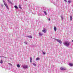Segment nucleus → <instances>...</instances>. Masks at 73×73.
<instances>
[{"mask_svg":"<svg viewBox=\"0 0 73 73\" xmlns=\"http://www.w3.org/2000/svg\"><path fill=\"white\" fill-rule=\"evenodd\" d=\"M64 44L66 46H68L69 45V42H65L64 43Z\"/></svg>","mask_w":73,"mask_h":73,"instance_id":"f257e3e1","label":"nucleus"},{"mask_svg":"<svg viewBox=\"0 0 73 73\" xmlns=\"http://www.w3.org/2000/svg\"><path fill=\"white\" fill-rule=\"evenodd\" d=\"M55 40H56L57 41L59 42L60 44H61V43H62V42L61 41V40H59V39H56Z\"/></svg>","mask_w":73,"mask_h":73,"instance_id":"f03ea898","label":"nucleus"},{"mask_svg":"<svg viewBox=\"0 0 73 73\" xmlns=\"http://www.w3.org/2000/svg\"><path fill=\"white\" fill-rule=\"evenodd\" d=\"M60 70H66V68H65L61 67L60 68Z\"/></svg>","mask_w":73,"mask_h":73,"instance_id":"7ed1b4c3","label":"nucleus"},{"mask_svg":"<svg viewBox=\"0 0 73 73\" xmlns=\"http://www.w3.org/2000/svg\"><path fill=\"white\" fill-rule=\"evenodd\" d=\"M42 32L44 33H46V29L45 28H44V30H42Z\"/></svg>","mask_w":73,"mask_h":73,"instance_id":"20e7f679","label":"nucleus"},{"mask_svg":"<svg viewBox=\"0 0 73 73\" xmlns=\"http://www.w3.org/2000/svg\"><path fill=\"white\" fill-rule=\"evenodd\" d=\"M4 4L5 5V6L6 8H7V9H8V6L7 4H6L5 3H4Z\"/></svg>","mask_w":73,"mask_h":73,"instance_id":"39448f33","label":"nucleus"},{"mask_svg":"<svg viewBox=\"0 0 73 73\" xmlns=\"http://www.w3.org/2000/svg\"><path fill=\"white\" fill-rule=\"evenodd\" d=\"M23 67L24 68V69H27V68H28V66L25 65L23 66Z\"/></svg>","mask_w":73,"mask_h":73,"instance_id":"423d86ee","label":"nucleus"},{"mask_svg":"<svg viewBox=\"0 0 73 73\" xmlns=\"http://www.w3.org/2000/svg\"><path fill=\"white\" fill-rule=\"evenodd\" d=\"M69 65H70V66H73V64L70 63Z\"/></svg>","mask_w":73,"mask_h":73,"instance_id":"0eeeda50","label":"nucleus"},{"mask_svg":"<svg viewBox=\"0 0 73 73\" xmlns=\"http://www.w3.org/2000/svg\"><path fill=\"white\" fill-rule=\"evenodd\" d=\"M54 29L55 31H56V30H57V28H56V27H54Z\"/></svg>","mask_w":73,"mask_h":73,"instance_id":"6e6552de","label":"nucleus"},{"mask_svg":"<svg viewBox=\"0 0 73 73\" xmlns=\"http://www.w3.org/2000/svg\"><path fill=\"white\" fill-rule=\"evenodd\" d=\"M27 37H29V38H32V36H28Z\"/></svg>","mask_w":73,"mask_h":73,"instance_id":"1a4fd4ad","label":"nucleus"},{"mask_svg":"<svg viewBox=\"0 0 73 73\" xmlns=\"http://www.w3.org/2000/svg\"><path fill=\"white\" fill-rule=\"evenodd\" d=\"M40 60V58H37L36 59V61H38V60Z\"/></svg>","mask_w":73,"mask_h":73,"instance_id":"9d476101","label":"nucleus"},{"mask_svg":"<svg viewBox=\"0 0 73 73\" xmlns=\"http://www.w3.org/2000/svg\"><path fill=\"white\" fill-rule=\"evenodd\" d=\"M30 62H32V57H30Z\"/></svg>","mask_w":73,"mask_h":73,"instance_id":"9b49d317","label":"nucleus"},{"mask_svg":"<svg viewBox=\"0 0 73 73\" xmlns=\"http://www.w3.org/2000/svg\"><path fill=\"white\" fill-rule=\"evenodd\" d=\"M14 7L15 8H16V9H18V7H17V6L15 5L14 6Z\"/></svg>","mask_w":73,"mask_h":73,"instance_id":"f8f14e48","label":"nucleus"},{"mask_svg":"<svg viewBox=\"0 0 73 73\" xmlns=\"http://www.w3.org/2000/svg\"><path fill=\"white\" fill-rule=\"evenodd\" d=\"M70 20L71 21L72 20V19H73L72 18V16H70Z\"/></svg>","mask_w":73,"mask_h":73,"instance_id":"ddd939ff","label":"nucleus"},{"mask_svg":"<svg viewBox=\"0 0 73 73\" xmlns=\"http://www.w3.org/2000/svg\"><path fill=\"white\" fill-rule=\"evenodd\" d=\"M44 13L45 15H47V13H46V11H44Z\"/></svg>","mask_w":73,"mask_h":73,"instance_id":"4468645a","label":"nucleus"},{"mask_svg":"<svg viewBox=\"0 0 73 73\" xmlns=\"http://www.w3.org/2000/svg\"><path fill=\"white\" fill-rule=\"evenodd\" d=\"M0 63L1 64H3V60H1V61H0Z\"/></svg>","mask_w":73,"mask_h":73,"instance_id":"2eb2a0df","label":"nucleus"},{"mask_svg":"<svg viewBox=\"0 0 73 73\" xmlns=\"http://www.w3.org/2000/svg\"><path fill=\"white\" fill-rule=\"evenodd\" d=\"M19 8H20L21 9H22V8H21V5H19Z\"/></svg>","mask_w":73,"mask_h":73,"instance_id":"dca6fc26","label":"nucleus"},{"mask_svg":"<svg viewBox=\"0 0 73 73\" xmlns=\"http://www.w3.org/2000/svg\"><path fill=\"white\" fill-rule=\"evenodd\" d=\"M33 65H34V66H36V64L34 63H33Z\"/></svg>","mask_w":73,"mask_h":73,"instance_id":"f3484780","label":"nucleus"},{"mask_svg":"<svg viewBox=\"0 0 73 73\" xmlns=\"http://www.w3.org/2000/svg\"><path fill=\"white\" fill-rule=\"evenodd\" d=\"M39 35H40V36H42V34H41V33H39Z\"/></svg>","mask_w":73,"mask_h":73,"instance_id":"a211bd4d","label":"nucleus"},{"mask_svg":"<svg viewBox=\"0 0 73 73\" xmlns=\"http://www.w3.org/2000/svg\"><path fill=\"white\" fill-rule=\"evenodd\" d=\"M17 67H18V68H20V65L18 64L17 65Z\"/></svg>","mask_w":73,"mask_h":73,"instance_id":"6ab92c4d","label":"nucleus"},{"mask_svg":"<svg viewBox=\"0 0 73 73\" xmlns=\"http://www.w3.org/2000/svg\"><path fill=\"white\" fill-rule=\"evenodd\" d=\"M0 57H4V58H6V57H4V56H0Z\"/></svg>","mask_w":73,"mask_h":73,"instance_id":"aec40b11","label":"nucleus"},{"mask_svg":"<svg viewBox=\"0 0 73 73\" xmlns=\"http://www.w3.org/2000/svg\"><path fill=\"white\" fill-rule=\"evenodd\" d=\"M68 3H71V1H68Z\"/></svg>","mask_w":73,"mask_h":73,"instance_id":"412c9836","label":"nucleus"},{"mask_svg":"<svg viewBox=\"0 0 73 73\" xmlns=\"http://www.w3.org/2000/svg\"><path fill=\"white\" fill-rule=\"evenodd\" d=\"M61 19H62V20H63V17H61Z\"/></svg>","mask_w":73,"mask_h":73,"instance_id":"4be33fe9","label":"nucleus"},{"mask_svg":"<svg viewBox=\"0 0 73 73\" xmlns=\"http://www.w3.org/2000/svg\"><path fill=\"white\" fill-rule=\"evenodd\" d=\"M8 64H9V65H12V64H11L9 63H8Z\"/></svg>","mask_w":73,"mask_h":73,"instance_id":"5701e85b","label":"nucleus"},{"mask_svg":"<svg viewBox=\"0 0 73 73\" xmlns=\"http://www.w3.org/2000/svg\"><path fill=\"white\" fill-rule=\"evenodd\" d=\"M7 1H8V2L9 3H11V1H9V0H7Z\"/></svg>","mask_w":73,"mask_h":73,"instance_id":"b1692460","label":"nucleus"},{"mask_svg":"<svg viewBox=\"0 0 73 73\" xmlns=\"http://www.w3.org/2000/svg\"><path fill=\"white\" fill-rule=\"evenodd\" d=\"M1 7H4V5H3V4H2L1 5Z\"/></svg>","mask_w":73,"mask_h":73,"instance_id":"393cba45","label":"nucleus"},{"mask_svg":"<svg viewBox=\"0 0 73 73\" xmlns=\"http://www.w3.org/2000/svg\"><path fill=\"white\" fill-rule=\"evenodd\" d=\"M43 53L44 54H46L45 52H43Z\"/></svg>","mask_w":73,"mask_h":73,"instance_id":"a878e982","label":"nucleus"},{"mask_svg":"<svg viewBox=\"0 0 73 73\" xmlns=\"http://www.w3.org/2000/svg\"><path fill=\"white\" fill-rule=\"evenodd\" d=\"M48 20H49V21H50V18H49V19H48Z\"/></svg>","mask_w":73,"mask_h":73,"instance_id":"bb28decb","label":"nucleus"},{"mask_svg":"<svg viewBox=\"0 0 73 73\" xmlns=\"http://www.w3.org/2000/svg\"><path fill=\"white\" fill-rule=\"evenodd\" d=\"M64 1H66V2H67L66 0H64Z\"/></svg>","mask_w":73,"mask_h":73,"instance_id":"cd10ccee","label":"nucleus"},{"mask_svg":"<svg viewBox=\"0 0 73 73\" xmlns=\"http://www.w3.org/2000/svg\"><path fill=\"white\" fill-rule=\"evenodd\" d=\"M25 44H27V42H25Z\"/></svg>","mask_w":73,"mask_h":73,"instance_id":"c85d7f7f","label":"nucleus"},{"mask_svg":"<svg viewBox=\"0 0 73 73\" xmlns=\"http://www.w3.org/2000/svg\"><path fill=\"white\" fill-rule=\"evenodd\" d=\"M72 42H73V40H72Z\"/></svg>","mask_w":73,"mask_h":73,"instance_id":"c756f323","label":"nucleus"}]
</instances>
